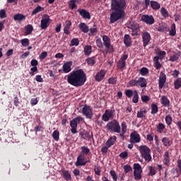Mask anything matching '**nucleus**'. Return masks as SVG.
Listing matches in <instances>:
<instances>
[{"label": "nucleus", "instance_id": "6ab92c4d", "mask_svg": "<svg viewBox=\"0 0 181 181\" xmlns=\"http://www.w3.org/2000/svg\"><path fill=\"white\" fill-rule=\"evenodd\" d=\"M103 45L106 49H110L111 47V39L107 35L103 36Z\"/></svg>", "mask_w": 181, "mask_h": 181}, {"label": "nucleus", "instance_id": "37998d69", "mask_svg": "<svg viewBox=\"0 0 181 181\" xmlns=\"http://www.w3.org/2000/svg\"><path fill=\"white\" fill-rule=\"evenodd\" d=\"M134 172L142 173V167L139 163H134L133 165Z\"/></svg>", "mask_w": 181, "mask_h": 181}, {"label": "nucleus", "instance_id": "3c124183", "mask_svg": "<svg viewBox=\"0 0 181 181\" xmlns=\"http://www.w3.org/2000/svg\"><path fill=\"white\" fill-rule=\"evenodd\" d=\"M124 94L127 98H131L134 95V91L131 89H127L125 90Z\"/></svg>", "mask_w": 181, "mask_h": 181}, {"label": "nucleus", "instance_id": "5fc2aeb1", "mask_svg": "<svg viewBox=\"0 0 181 181\" xmlns=\"http://www.w3.org/2000/svg\"><path fill=\"white\" fill-rule=\"evenodd\" d=\"M142 173L134 172V177L135 180H141L142 179Z\"/></svg>", "mask_w": 181, "mask_h": 181}, {"label": "nucleus", "instance_id": "6e6d98bb", "mask_svg": "<svg viewBox=\"0 0 181 181\" xmlns=\"http://www.w3.org/2000/svg\"><path fill=\"white\" fill-rule=\"evenodd\" d=\"M165 122L167 125H172V116L170 115L165 117Z\"/></svg>", "mask_w": 181, "mask_h": 181}, {"label": "nucleus", "instance_id": "338daca9", "mask_svg": "<svg viewBox=\"0 0 181 181\" xmlns=\"http://www.w3.org/2000/svg\"><path fill=\"white\" fill-rule=\"evenodd\" d=\"M36 71H37V67L35 66V67H32L30 69V72L29 73L30 75H31L32 76H35V73H36Z\"/></svg>", "mask_w": 181, "mask_h": 181}, {"label": "nucleus", "instance_id": "7c9ffc66", "mask_svg": "<svg viewBox=\"0 0 181 181\" xmlns=\"http://www.w3.org/2000/svg\"><path fill=\"white\" fill-rule=\"evenodd\" d=\"M25 35L28 36V35H30L32 32H33V26L32 25L28 24L25 27Z\"/></svg>", "mask_w": 181, "mask_h": 181}, {"label": "nucleus", "instance_id": "20e7f679", "mask_svg": "<svg viewBox=\"0 0 181 181\" xmlns=\"http://www.w3.org/2000/svg\"><path fill=\"white\" fill-rule=\"evenodd\" d=\"M139 151L141 155V158L146 162H151L152 160V156H151V148L146 145H141L139 147Z\"/></svg>", "mask_w": 181, "mask_h": 181}, {"label": "nucleus", "instance_id": "4d7b16f0", "mask_svg": "<svg viewBox=\"0 0 181 181\" xmlns=\"http://www.w3.org/2000/svg\"><path fill=\"white\" fill-rule=\"evenodd\" d=\"M110 175L112 176L114 181H117L118 180V177L117 176V173L114 170L110 171Z\"/></svg>", "mask_w": 181, "mask_h": 181}, {"label": "nucleus", "instance_id": "58836bf2", "mask_svg": "<svg viewBox=\"0 0 181 181\" xmlns=\"http://www.w3.org/2000/svg\"><path fill=\"white\" fill-rule=\"evenodd\" d=\"M45 11V8L37 6L31 13V15H36V13H39V12H43Z\"/></svg>", "mask_w": 181, "mask_h": 181}, {"label": "nucleus", "instance_id": "39448f33", "mask_svg": "<svg viewBox=\"0 0 181 181\" xmlns=\"http://www.w3.org/2000/svg\"><path fill=\"white\" fill-rule=\"evenodd\" d=\"M83 117L81 116H78L77 117H75L72 120L70 121L69 125L71 127V132L73 134H77V127L81 121H83Z\"/></svg>", "mask_w": 181, "mask_h": 181}, {"label": "nucleus", "instance_id": "bb28decb", "mask_svg": "<svg viewBox=\"0 0 181 181\" xmlns=\"http://www.w3.org/2000/svg\"><path fill=\"white\" fill-rule=\"evenodd\" d=\"M86 62L87 63L88 66H94V64L97 63V61L95 59V57H88L86 59Z\"/></svg>", "mask_w": 181, "mask_h": 181}, {"label": "nucleus", "instance_id": "69168bd1", "mask_svg": "<svg viewBox=\"0 0 181 181\" xmlns=\"http://www.w3.org/2000/svg\"><path fill=\"white\" fill-rule=\"evenodd\" d=\"M109 84H117V77H112L108 79Z\"/></svg>", "mask_w": 181, "mask_h": 181}, {"label": "nucleus", "instance_id": "473e14b6", "mask_svg": "<svg viewBox=\"0 0 181 181\" xmlns=\"http://www.w3.org/2000/svg\"><path fill=\"white\" fill-rule=\"evenodd\" d=\"M98 30H97V25L94 24L92 28L89 29V36H94V35L97 34Z\"/></svg>", "mask_w": 181, "mask_h": 181}, {"label": "nucleus", "instance_id": "c9c22d12", "mask_svg": "<svg viewBox=\"0 0 181 181\" xmlns=\"http://www.w3.org/2000/svg\"><path fill=\"white\" fill-rule=\"evenodd\" d=\"M146 114V109L142 108L140 111L137 112V118H145Z\"/></svg>", "mask_w": 181, "mask_h": 181}, {"label": "nucleus", "instance_id": "423d86ee", "mask_svg": "<svg viewBox=\"0 0 181 181\" xmlns=\"http://www.w3.org/2000/svg\"><path fill=\"white\" fill-rule=\"evenodd\" d=\"M50 25V16L47 14H44L41 19L40 28L42 30H46Z\"/></svg>", "mask_w": 181, "mask_h": 181}, {"label": "nucleus", "instance_id": "0eeeda50", "mask_svg": "<svg viewBox=\"0 0 181 181\" xmlns=\"http://www.w3.org/2000/svg\"><path fill=\"white\" fill-rule=\"evenodd\" d=\"M82 114L87 119H91L93 115V109L89 105H85L82 108Z\"/></svg>", "mask_w": 181, "mask_h": 181}, {"label": "nucleus", "instance_id": "a19ab883", "mask_svg": "<svg viewBox=\"0 0 181 181\" xmlns=\"http://www.w3.org/2000/svg\"><path fill=\"white\" fill-rule=\"evenodd\" d=\"M81 155H88L89 153H91V152L90 151V148H88V147L87 146H81Z\"/></svg>", "mask_w": 181, "mask_h": 181}, {"label": "nucleus", "instance_id": "864d4df0", "mask_svg": "<svg viewBox=\"0 0 181 181\" xmlns=\"http://www.w3.org/2000/svg\"><path fill=\"white\" fill-rule=\"evenodd\" d=\"M148 175L149 176H155V175H156V170H155V168L152 166H148Z\"/></svg>", "mask_w": 181, "mask_h": 181}, {"label": "nucleus", "instance_id": "052dcab7", "mask_svg": "<svg viewBox=\"0 0 181 181\" xmlns=\"http://www.w3.org/2000/svg\"><path fill=\"white\" fill-rule=\"evenodd\" d=\"M69 6L70 9H71V11H73L74 9H77V5H76L74 2H71V0L69 3Z\"/></svg>", "mask_w": 181, "mask_h": 181}, {"label": "nucleus", "instance_id": "c756f323", "mask_svg": "<svg viewBox=\"0 0 181 181\" xmlns=\"http://www.w3.org/2000/svg\"><path fill=\"white\" fill-rule=\"evenodd\" d=\"M139 101V95L138 94V90H134V94H133L132 103H134V104H137Z\"/></svg>", "mask_w": 181, "mask_h": 181}, {"label": "nucleus", "instance_id": "603ef678", "mask_svg": "<svg viewBox=\"0 0 181 181\" xmlns=\"http://www.w3.org/2000/svg\"><path fill=\"white\" fill-rule=\"evenodd\" d=\"M121 132H124L127 133V129L128 128V126H127V122H122L121 123Z\"/></svg>", "mask_w": 181, "mask_h": 181}, {"label": "nucleus", "instance_id": "aec40b11", "mask_svg": "<svg viewBox=\"0 0 181 181\" xmlns=\"http://www.w3.org/2000/svg\"><path fill=\"white\" fill-rule=\"evenodd\" d=\"M137 86H139L141 87V88H144L148 86V82L146 81V78L144 77H139L137 80Z\"/></svg>", "mask_w": 181, "mask_h": 181}, {"label": "nucleus", "instance_id": "f704fd0d", "mask_svg": "<svg viewBox=\"0 0 181 181\" xmlns=\"http://www.w3.org/2000/svg\"><path fill=\"white\" fill-rule=\"evenodd\" d=\"M180 57V52L179 53H175L170 57V62H178Z\"/></svg>", "mask_w": 181, "mask_h": 181}, {"label": "nucleus", "instance_id": "dca6fc26", "mask_svg": "<svg viewBox=\"0 0 181 181\" xmlns=\"http://www.w3.org/2000/svg\"><path fill=\"white\" fill-rule=\"evenodd\" d=\"M163 163L165 166H169L170 165V156H169V151H166L164 153Z\"/></svg>", "mask_w": 181, "mask_h": 181}, {"label": "nucleus", "instance_id": "c03bdc74", "mask_svg": "<svg viewBox=\"0 0 181 181\" xmlns=\"http://www.w3.org/2000/svg\"><path fill=\"white\" fill-rule=\"evenodd\" d=\"M127 86L129 87H138V80L136 79H132L130 80L128 83Z\"/></svg>", "mask_w": 181, "mask_h": 181}, {"label": "nucleus", "instance_id": "f257e3e1", "mask_svg": "<svg viewBox=\"0 0 181 181\" xmlns=\"http://www.w3.org/2000/svg\"><path fill=\"white\" fill-rule=\"evenodd\" d=\"M127 0H111V13L110 23H115L119 19H125V9H127Z\"/></svg>", "mask_w": 181, "mask_h": 181}, {"label": "nucleus", "instance_id": "a18cd8bd", "mask_svg": "<svg viewBox=\"0 0 181 181\" xmlns=\"http://www.w3.org/2000/svg\"><path fill=\"white\" fill-rule=\"evenodd\" d=\"M162 142L164 146H170V145H172V142L169 140L168 137H163L162 139Z\"/></svg>", "mask_w": 181, "mask_h": 181}, {"label": "nucleus", "instance_id": "09e8293b", "mask_svg": "<svg viewBox=\"0 0 181 181\" xmlns=\"http://www.w3.org/2000/svg\"><path fill=\"white\" fill-rule=\"evenodd\" d=\"M21 43L22 45V46H23L24 47H28V46H29V39L28 38H23L21 40Z\"/></svg>", "mask_w": 181, "mask_h": 181}, {"label": "nucleus", "instance_id": "79ce46f5", "mask_svg": "<svg viewBox=\"0 0 181 181\" xmlns=\"http://www.w3.org/2000/svg\"><path fill=\"white\" fill-rule=\"evenodd\" d=\"M161 16L163 18H166L169 17V12H168V10L165 8L164 7H162L160 11Z\"/></svg>", "mask_w": 181, "mask_h": 181}, {"label": "nucleus", "instance_id": "f8f14e48", "mask_svg": "<svg viewBox=\"0 0 181 181\" xmlns=\"http://www.w3.org/2000/svg\"><path fill=\"white\" fill-rule=\"evenodd\" d=\"M166 83V74L163 73V71H161L159 75L158 78V88L159 90H162L163 88V86H165V83Z\"/></svg>", "mask_w": 181, "mask_h": 181}, {"label": "nucleus", "instance_id": "2eb2a0df", "mask_svg": "<svg viewBox=\"0 0 181 181\" xmlns=\"http://www.w3.org/2000/svg\"><path fill=\"white\" fill-rule=\"evenodd\" d=\"M78 12L83 19H91L90 12L84 8H78Z\"/></svg>", "mask_w": 181, "mask_h": 181}, {"label": "nucleus", "instance_id": "f03ea898", "mask_svg": "<svg viewBox=\"0 0 181 181\" xmlns=\"http://www.w3.org/2000/svg\"><path fill=\"white\" fill-rule=\"evenodd\" d=\"M67 83L74 87H81L87 81V75L81 69L71 72L67 76Z\"/></svg>", "mask_w": 181, "mask_h": 181}, {"label": "nucleus", "instance_id": "393cba45", "mask_svg": "<svg viewBox=\"0 0 181 181\" xmlns=\"http://www.w3.org/2000/svg\"><path fill=\"white\" fill-rule=\"evenodd\" d=\"M150 6L153 11H158V9H160V4L156 1H151L150 2Z\"/></svg>", "mask_w": 181, "mask_h": 181}, {"label": "nucleus", "instance_id": "4be33fe9", "mask_svg": "<svg viewBox=\"0 0 181 181\" xmlns=\"http://www.w3.org/2000/svg\"><path fill=\"white\" fill-rule=\"evenodd\" d=\"M160 103L163 107H170V100L165 95L161 97Z\"/></svg>", "mask_w": 181, "mask_h": 181}, {"label": "nucleus", "instance_id": "a878e982", "mask_svg": "<svg viewBox=\"0 0 181 181\" xmlns=\"http://www.w3.org/2000/svg\"><path fill=\"white\" fill-rule=\"evenodd\" d=\"M78 28L83 33H88L89 32L88 26H87V24H86V23H81L78 25Z\"/></svg>", "mask_w": 181, "mask_h": 181}, {"label": "nucleus", "instance_id": "49530a36", "mask_svg": "<svg viewBox=\"0 0 181 181\" xmlns=\"http://www.w3.org/2000/svg\"><path fill=\"white\" fill-rule=\"evenodd\" d=\"M78 45H80V40H78V38H73L71 40L69 46L72 47V46H78Z\"/></svg>", "mask_w": 181, "mask_h": 181}, {"label": "nucleus", "instance_id": "412c9836", "mask_svg": "<svg viewBox=\"0 0 181 181\" xmlns=\"http://www.w3.org/2000/svg\"><path fill=\"white\" fill-rule=\"evenodd\" d=\"M124 43L126 47H129L132 45V41L131 40V36L129 35L126 34L124 37Z\"/></svg>", "mask_w": 181, "mask_h": 181}, {"label": "nucleus", "instance_id": "9b49d317", "mask_svg": "<svg viewBox=\"0 0 181 181\" xmlns=\"http://www.w3.org/2000/svg\"><path fill=\"white\" fill-rule=\"evenodd\" d=\"M131 144H139L141 142V135L138 134V132L134 131L130 134Z\"/></svg>", "mask_w": 181, "mask_h": 181}, {"label": "nucleus", "instance_id": "ea45409f", "mask_svg": "<svg viewBox=\"0 0 181 181\" xmlns=\"http://www.w3.org/2000/svg\"><path fill=\"white\" fill-rule=\"evenodd\" d=\"M174 87L175 90H179L181 88V78H177L174 81Z\"/></svg>", "mask_w": 181, "mask_h": 181}, {"label": "nucleus", "instance_id": "4c0bfd02", "mask_svg": "<svg viewBox=\"0 0 181 181\" xmlns=\"http://www.w3.org/2000/svg\"><path fill=\"white\" fill-rule=\"evenodd\" d=\"M158 111H159V108L158 107V105H156L155 103L151 104V114H152V115H155V114H158Z\"/></svg>", "mask_w": 181, "mask_h": 181}, {"label": "nucleus", "instance_id": "bf43d9fd", "mask_svg": "<svg viewBox=\"0 0 181 181\" xmlns=\"http://www.w3.org/2000/svg\"><path fill=\"white\" fill-rule=\"evenodd\" d=\"M149 100H151V98H149V96H148L146 95H141L142 103H148V101H149Z\"/></svg>", "mask_w": 181, "mask_h": 181}, {"label": "nucleus", "instance_id": "13d9d810", "mask_svg": "<svg viewBox=\"0 0 181 181\" xmlns=\"http://www.w3.org/2000/svg\"><path fill=\"white\" fill-rule=\"evenodd\" d=\"M123 169L125 173H128V172H131V170H132V167L129 165H124Z\"/></svg>", "mask_w": 181, "mask_h": 181}, {"label": "nucleus", "instance_id": "4468645a", "mask_svg": "<svg viewBox=\"0 0 181 181\" xmlns=\"http://www.w3.org/2000/svg\"><path fill=\"white\" fill-rule=\"evenodd\" d=\"M142 39H143V46L144 47H146L149 45L151 42V34L147 31H145L142 33Z\"/></svg>", "mask_w": 181, "mask_h": 181}, {"label": "nucleus", "instance_id": "7ed1b4c3", "mask_svg": "<svg viewBox=\"0 0 181 181\" xmlns=\"http://www.w3.org/2000/svg\"><path fill=\"white\" fill-rule=\"evenodd\" d=\"M106 129L109 132H115L116 134H121V125L117 119H112L106 125Z\"/></svg>", "mask_w": 181, "mask_h": 181}, {"label": "nucleus", "instance_id": "e433bc0d", "mask_svg": "<svg viewBox=\"0 0 181 181\" xmlns=\"http://www.w3.org/2000/svg\"><path fill=\"white\" fill-rule=\"evenodd\" d=\"M169 36H176V24L173 23L171 25Z\"/></svg>", "mask_w": 181, "mask_h": 181}, {"label": "nucleus", "instance_id": "0e129e2a", "mask_svg": "<svg viewBox=\"0 0 181 181\" xmlns=\"http://www.w3.org/2000/svg\"><path fill=\"white\" fill-rule=\"evenodd\" d=\"M119 158H121L122 159H127V158H128V152L127 151H124L122 152L119 155Z\"/></svg>", "mask_w": 181, "mask_h": 181}, {"label": "nucleus", "instance_id": "9d476101", "mask_svg": "<svg viewBox=\"0 0 181 181\" xmlns=\"http://www.w3.org/2000/svg\"><path fill=\"white\" fill-rule=\"evenodd\" d=\"M127 59H128V54H123L117 64V67L119 70H122L127 66V62H125Z\"/></svg>", "mask_w": 181, "mask_h": 181}, {"label": "nucleus", "instance_id": "e2e57ef3", "mask_svg": "<svg viewBox=\"0 0 181 181\" xmlns=\"http://www.w3.org/2000/svg\"><path fill=\"white\" fill-rule=\"evenodd\" d=\"M0 18L1 19L6 18V11H5V9L0 10Z\"/></svg>", "mask_w": 181, "mask_h": 181}, {"label": "nucleus", "instance_id": "6e6552de", "mask_svg": "<svg viewBox=\"0 0 181 181\" xmlns=\"http://www.w3.org/2000/svg\"><path fill=\"white\" fill-rule=\"evenodd\" d=\"M115 114V110H106L105 113L102 115V119L105 122H108V121H110V119H112V118H114Z\"/></svg>", "mask_w": 181, "mask_h": 181}, {"label": "nucleus", "instance_id": "cd10ccee", "mask_svg": "<svg viewBox=\"0 0 181 181\" xmlns=\"http://www.w3.org/2000/svg\"><path fill=\"white\" fill-rule=\"evenodd\" d=\"M85 56H89L93 52V47L91 45H86L83 49Z\"/></svg>", "mask_w": 181, "mask_h": 181}, {"label": "nucleus", "instance_id": "de8ad7c7", "mask_svg": "<svg viewBox=\"0 0 181 181\" xmlns=\"http://www.w3.org/2000/svg\"><path fill=\"white\" fill-rule=\"evenodd\" d=\"M60 136V132L59 130H54L52 133V138L54 141H59Z\"/></svg>", "mask_w": 181, "mask_h": 181}, {"label": "nucleus", "instance_id": "2f4dec72", "mask_svg": "<svg viewBox=\"0 0 181 181\" xmlns=\"http://www.w3.org/2000/svg\"><path fill=\"white\" fill-rule=\"evenodd\" d=\"M165 124H163V123H159L156 125V129L158 132V134H162L163 131H165Z\"/></svg>", "mask_w": 181, "mask_h": 181}, {"label": "nucleus", "instance_id": "ddd939ff", "mask_svg": "<svg viewBox=\"0 0 181 181\" xmlns=\"http://www.w3.org/2000/svg\"><path fill=\"white\" fill-rule=\"evenodd\" d=\"M88 162H90V160H86V158H84V156L80 154L77 157V160L75 163V165L76 166H86V165H87Z\"/></svg>", "mask_w": 181, "mask_h": 181}, {"label": "nucleus", "instance_id": "72a5a7b5", "mask_svg": "<svg viewBox=\"0 0 181 181\" xmlns=\"http://www.w3.org/2000/svg\"><path fill=\"white\" fill-rule=\"evenodd\" d=\"M62 176L65 180H71V175L69 173V170H63Z\"/></svg>", "mask_w": 181, "mask_h": 181}, {"label": "nucleus", "instance_id": "5701e85b", "mask_svg": "<svg viewBox=\"0 0 181 181\" xmlns=\"http://www.w3.org/2000/svg\"><path fill=\"white\" fill-rule=\"evenodd\" d=\"M116 141H117V136H112L106 141L105 145L108 148H111L112 145L115 144Z\"/></svg>", "mask_w": 181, "mask_h": 181}, {"label": "nucleus", "instance_id": "a211bd4d", "mask_svg": "<svg viewBox=\"0 0 181 181\" xmlns=\"http://www.w3.org/2000/svg\"><path fill=\"white\" fill-rule=\"evenodd\" d=\"M104 77H105V70L101 69L96 74L95 78L97 81L100 82L104 80Z\"/></svg>", "mask_w": 181, "mask_h": 181}, {"label": "nucleus", "instance_id": "680f3d73", "mask_svg": "<svg viewBox=\"0 0 181 181\" xmlns=\"http://www.w3.org/2000/svg\"><path fill=\"white\" fill-rule=\"evenodd\" d=\"M109 148L110 147H107V145H105V146H103L101 148V152H102L103 155H107V153L108 152V148Z\"/></svg>", "mask_w": 181, "mask_h": 181}, {"label": "nucleus", "instance_id": "1a4fd4ad", "mask_svg": "<svg viewBox=\"0 0 181 181\" xmlns=\"http://www.w3.org/2000/svg\"><path fill=\"white\" fill-rule=\"evenodd\" d=\"M141 21L146 23V25H153V23H155V18L152 15L144 14L141 16Z\"/></svg>", "mask_w": 181, "mask_h": 181}, {"label": "nucleus", "instance_id": "c85d7f7f", "mask_svg": "<svg viewBox=\"0 0 181 181\" xmlns=\"http://www.w3.org/2000/svg\"><path fill=\"white\" fill-rule=\"evenodd\" d=\"M13 19L16 21L21 22V21L26 19V16L23 14L17 13L13 16Z\"/></svg>", "mask_w": 181, "mask_h": 181}, {"label": "nucleus", "instance_id": "b1692460", "mask_svg": "<svg viewBox=\"0 0 181 181\" xmlns=\"http://www.w3.org/2000/svg\"><path fill=\"white\" fill-rule=\"evenodd\" d=\"M128 28L131 29L132 30V32H135V30H138V29H139V24H138L135 21H132L128 25Z\"/></svg>", "mask_w": 181, "mask_h": 181}, {"label": "nucleus", "instance_id": "8fccbe9b", "mask_svg": "<svg viewBox=\"0 0 181 181\" xmlns=\"http://www.w3.org/2000/svg\"><path fill=\"white\" fill-rule=\"evenodd\" d=\"M149 73V70L146 67H142L140 69L141 76H146Z\"/></svg>", "mask_w": 181, "mask_h": 181}, {"label": "nucleus", "instance_id": "f3484780", "mask_svg": "<svg viewBox=\"0 0 181 181\" xmlns=\"http://www.w3.org/2000/svg\"><path fill=\"white\" fill-rule=\"evenodd\" d=\"M71 66H73L72 62H68L64 64L62 66V71L64 73H70L71 71Z\"/></svg>", "mask_w": 181, "mask_h": 181}, {"label": "nucleus", "instance_id": "774afa93", "mask_svg": "<svg viewBox=\"0 0 181 181\" xmlns=\"http://www.w3.org/2000/svg\"><path fill=\"white\" fill-rule=\"evenodd\" d=\"M177 167L179 168V175H181V160L180 159H178L177 160Z\"/></svg>", "mask_w": 181, "mask_h": 181}]
</instances>
